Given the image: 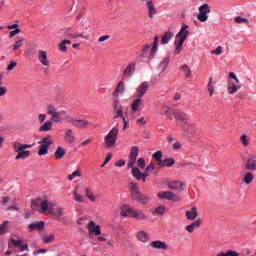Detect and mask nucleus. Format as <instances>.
<instances>
[{
  "instance_id": "obj_1",
  "label": "nucleus",
  "mask_w": 256,
  "mask_h": 256,
  "mask_svg": "<svg viewBox=\"0 0 256 256\" xmlns=\"http://www.w3.org/2000/svg\"><path fill=\"white\" fill-rule=\"evenodd\" d=\"M54 203L47 202V200H42L41 198H37L32 200L31 209L33 211H40L43 215H53L55 213V208H53Z\"/></svg>"
},
{
  "instance_id": "obj_2",
  "label": "nucleus",
  "mask_w": 256,
  "mask_h": 256,
  "mask_svg": "<svg viewBox=\"0 0 256 256\" xmlns=\"http://www.w3.org/2000/svg\"><path fill=\"white\" fill-rule=\"evenodd\" d=\"M120 215L122 217H131L132 219H137L138 221L147 220V214L143 213L142 210L129 206L128 204L122 205Z\"/></svg>"
},
{
  "instance_id": "obj_3",
  "label": "nucleus",
  "mask_w": 256,
  "mask_h": 256,
  "mask_svg": "<svg viewBox=\"0 0 256 256\" xmlns=\"http://www.w3.org/2000/svg\"><path fill=\"white\" fill-rule=\"evenodd\" d=\"M130 192L132 201H139L142 205H147L151 201V197L143 195L135 182L130 183Z\"/></svg>"
},
{
  "instance_id": "obj_4",
  "label": "nucleus",
  "mask_w": 256,
  "mask_h": 256,
  "mask_svg": "<svg viewBox=\"0 0 256 256\" xmlns=\"http://www.w3.org/2000/svg\"><path fill=\"white\" fill-rule=\"evenodd\" d=\"M159 47V36H155L152 47L149 44H145L140 52V57H148V59H154Z\"/></svg>"
},
{
  "instance_id": "obj_5",
  "label": "nucleus",
  "mask_w": 256,
  "mask_h": 256,
  "mask_svg": "<svg viewBox=\"0 0 256 256\" xmlns=\"http://www.w3.org/2000/svg\"><path fill=\"white\" fill-rule=\"evenodd\" d=\"M119 135V128L113 127L109 133L104 137V147L106 149H111V147H115L117 143V136Z\"/></svg>"
},
{
  "instance_id": "obj_6",
  "label": "nucleus",
  "mask_w": 256,
  "mask_h": 256,
  "mask_svg": "<svg viewBox=\"0 0 256 256\" xmlns=\"http://www.w3.org/2000/svg\"><path fill=\"white\" fill-rule=\"evenodd\" d=\"M38 145H40L38 150L39 157H42V155H47V153H49L50 145H53L51 135H47L42 138V140L38 142Z\"/></svg>"
},
{
  "instance_id": "obj_7",
  "label": "nucleus",
  "mask_w": 256,
  "mask_h": 256,
  "mask_svg": "<svg viewBox=\"0 0 256 256\" xmlns=\"http://www.w3.org/2000/svg\"><path fill=\"white\" fill-rule=\"evenodd\" d=\"M137 71V62L133 61L126 65L122 72V79H131Z\"/></svg>"
},
{
  "instance_id": "obj_8",
  "label": "nucleus",
  "mask_w": 256,
  "mask_h": 256,
  "mask_svg": "<svg viewBox=\"0 0 256 256\" xmlns=\"http://www.w3.org/2000/svg\"><path fill=\"white\" fill-rule=\"evenodd\" d=\"M139 156V147L134 146L131 148L129 161H128V168L134 169L135 163H137V157Z\"/></svg>"
},
{
  "instance_id": "obj_9",
  "label": "nucleus",
  "mask_w": 256,
  "mask_h": 256,
  "mask_svg": "<svg viewBox=\"0 0 256 256\" xmlns=\"http://www.w3.org/2000/svg\"><path fill=\"white\" fill-rule=\"evenodd\" d=\"M207 13H211V7H209V4H203L199 7L198 19L201 21V23H205V21L209 19Z\"/></svg>"
},
{
  "instance_id": "obj_10",
  "label": "nucleus",
  "mask_w": 256,
  "mask_h": 256,
  "mask_svg": "<svg viewBox=\"0 0 256 256\" xmlns=\"http://www.w3.org/2000/svg\"><path fill=\"white\" fill-rule=\"evenodd\" d=\"M173 117L176 119V121H181L182 123H186L188 127H193V125L189 124V115L187 113L181 111V110H176L173 112Z\"/></svg>"
},
{
  "instance_id": "obj_11",
  "label": "nucleus",
  "mask_w": 256,
  "mask_h": 256,
  "mask_svg": "<svg viewBox=\"0 0 256 256\" xmlns=\"http://www.w3.org/2000/svg\"><path fill=\"white\" fill-rule=\"evenodd\" d=\"M47 113L51 116V121L59 123L61 119V113L57 112V108L54 105L47 106Z\"/></svg>"
},
{
  "instance_id": "obj_12",
  "label": "nucleus",
  "mask_w": 256,
  "mask_h": 256,
  "mask_svg": "<svg viewBox=\"0 0 256 256\" xmlns=\"http://www.w3.org/2000/svg\"><path fill=\"white\" fill-rule=\"evenodd\" d=\"M132 176L138 181H143V183H145V181H147V177H149V172L145 170L144 173H142L139 168L134 167L132 168Z\"/></svg>"
},
{
  "instance_id": "obj_13",
  "label": "nucleus",
  "mask_w": 256,
  "mask_h": 256,
  "mask_svg": "<svg viewBox=\"0 0 256 256\" xmlns=\"http://www.w3.org/2000/svg\"><path fill=\"white\" fill-rule=\"evenodd\" d=\"M68 123H70V125H73V127H77L78 129H86V127H89V121L83 119L70 118L68 120Z\"/></svg>"
},
{
  "instance_id": "obj_14",
  "label": "nucleus",
  "mask_w": 256,
  "mask_h": 256,
  "mask_svg": "<svg viewBox=\"0 0 256 256\" xmlns=\"http://www.w3.org/2000/svg\"><path fill=\"white\" fill-rule=\"evenodd\" d=\"M159 199H167L168 201H179V196L171 191H163L157 194Z\"/></svg>"
},
{
  "instance_id": "obj_15",
  "label": "nucleus",
  "mask_w": 256,
  "mask_h": 256,
  "mask_svg": "<svg viewBox=\"0 0 256 256\" xmlns=\"http://www.w3.org/2000/svg\"><path fill=\"white\" fill-rule=\"evenodd\" d=\"M113 111L115 113L114 119L123 118V106L119 103V98H115L113 101Z\"/></svg>"
},
{
  "instance_id": "obj_16",
  "label": "nucleus",
  "mask_w": 256,
  "mask_h": 256,
  "mask_svg": "<svg viewBox=\"0 0 256 256\" xmlns=\"http://www.w3.org/2000/svg\"><path fill=\"white\" fill-rule=\"evenodd\" d=\"M88 233L89 235H95V237H99V235H101V226L95 224V221L91 220L88 223Z\"/></svg>"
},
{
  "instance_id": "obj_17",
  "label": "nucleus",
  "mask_w": 256,
  "mask_h": 256,
  "mask_svg": "<svg viewBox=\"0 0 256 256\" xmlns=\"http://www.w3.org/2000/svg\"><path fill=\"white\" fill-rule=\"evenodd\" d=\"M167 187L172 191H178V193H181V191H183V187H185V183L181 181H168Z\"/></svg>"
},
{
  "instance_id": "obj_18",
  "label": "nucleus",
  "mask_w": 256,
  "mask_h": 256,
  "mask_svg": "<svg viewBox=\"0 0 256 256\" xmlns=\"http://www.w3.org/2000/svg\"><path fill=\"white\" fill-rule=\"evenodd\" d=\"M146 3L148 9V17L149 19H155V15H157V8L152 0H143Z\"/></svg>"
},
{
  "instance_id": "obj_19",
  "label": "nucleus",
  "mask_w": 256,
  "mask_h": 256,
  "mask_svg": "<svg viewBox=\"0 0 256 256\" xmlns=\"http://www.w3.org/2000/svg\"><path fill=\"white\" fill-rule=\"evenodd\" d=\"M123 93H125V79L122 78L118 82V84L113 92V97L115 99H119V95H123Z\"/></svg>"
},
{
  "instance_id": "obj_20",
  "label": "nucleus",
  "mask_w": 256,
  "mask_h": 256,
  "mask_svg": "<svg viewBox=\"0 0 256 256\" xmlns=\"http://www.w3.org/2000/svg\"><path fill=\"white\" fill-rule=\"evenodd\" d=\"M38 61L44 67H49L51 65V62L49 61V57L47 56V51H44V50L38 51Z\"/></svg>"
},
{
  "instance_id": "obj_21",
  "label": "nucleus",
  "mask_w": 256,
  "mask_h": 256,
  "mask_svg": "<svg viewBox=\"0 0 256 256\" xmlns=\"http://www.w3.org/2000/svg\"><path fill=\"white\" fill-rule=\"evenodd\" d=\"M147 91H149V82L145 81L136 89V97H145V93H147Z\"/></svg>"
},
{
  "instance_id": "obj_22",
  "label": "nucleus",
  "mask_w": 256,
  "mask_h": 256,
  "mask_svg": "<svg viewBox=\"0 0 256 256\" xmlns=\"http://www.w3.org/2000/svg\"><path fill=\"white\" fill-rule=\"evenodd\" d=\"M66 36H68L70 39H77V38H81V39H89L88 35H84L83 33H79L77 31H74L71 28H68L66 30Z\"/></svg>"
},
{
  "instance_id": "obj_23",
  "label": "nucleus",
  "mask_w": 256,
  "mask_h": 256,
  "mask_svg": "<svg viewBox=\"0 0 256 256\" xmlns=\"http://www.w3.org/2000/svg\"><path fill=\"white\" fill-rule=\"evenodd\" d=\"M246 171H256V156L251 155L245 164Z\"/></svg>"
},
{
  "instance_id": "obj_24",
  "label": "nucleus",
  "mask_w": 256,
  "mask_h": 256,
  "mask_svg": "<svg viewBox=\"0 0 256 256\" xmlns=\"http://www.w3.org/2000/svg\"><path fill=\"white\" fill-rule=\"evenodd\" d=\"M187 29H189V26L183 24L180 31L176 35V37L179 38V41H185L187 37H189V31Z\"/></svg>"
},
{
  "instance_id": "obj_25",
  "label": "nucleus",
  "mask_w": 256,
  "mask_h": 256,
  "mask_svg": "<svg viewBox=\"0 0 256 256\" xmlns=\"http://www.w3.org/2000/svg\"><path fill=\"white\" fill-rule=\"evenodd\" d=\"M28 229L31 232L33 231H43L45 229V222L40 221V222H34L28 225Z\"/></svg>"
},
{
  "instance_id": "obj_26",
  "label": "nucleus",
  "mask_w": 256,
  "mask_h": 256,
  "mask_svg": "<svg viewBox=\"0 0 256 256\" xmlns=\"http://www.w3.org/2000/svg\"><path fill=\"white\" fill-rule=\"evenodd\" d=\"M201 223H202L201 218H198L196 221L192 222L190 225H187L185 229L186 231H188V233H193L195 229H199V227H201Z\"/></svg>"
},
{
  "instance_id": "obj_27",
  "label": "nucleus",
  "mask_w": 256,
  "mask_h": 256,
  "mask_svg": "<svg viewBox=\"0 0 256 256\" xmlns=\"http://www.w3.org/2000/svg\"><path fill=\"white\" fill-rule=\"evenodd\" d=\"M64 141L66 143H69L70 145H73L75 143V135L73 134V130L67 129L64 134Z\"/></svg>"
},
{
  "instance_id": "obj_28",
  "label": "nucleus",
  "mask_w": 256,
  "mask_h": 256,
  "mask_svg": "<svg viewBox=\"0 0 256 256\" xmlns=\"http://www.w3.org/2000/svg\"><path fill=\"white\" fill-rule=\"evenodd\" d=\"M132 111H134V113H137V111H141V107H143V99L137 97V99H135L132 102Z\"/></svg>"
},
{
  "instance_id": "obj_29",
  "label": "nucleus",
  "mask_w": 256,
  "mask_h": 256,
  "mask_svg": "<svg viewBox=\"0 0 256 256\" xmlns=\"http://www.w3.org/2000/svg\"><path fill=\"white\" fill-rule=\"evenodd\" d=\"M151 247H153V249L165 250L167 249V243L164 241L156 240L151 242Z\"/></svg>"
},
{
  "instance_id": "obj_30",
  "label": "nucleus",
  "mask_w": 256,
  "mask_h": 256,
  "mask_svg": "<svg viewBox=\"0 0 256 256\" xmlns=\"http://www.w3.org/2000/svg\"><path fill=\"white\" fill-rule=\"evenodd\" d=\"M197 208L193 207L191 210L186 211V217L188 221H195L197 219Z\"/></svg>"
},
{
  "instance_id": "obj_31",
  "label": "nucleus",
  "mask_w": 256,
  "mask_h": 256,
  "mask_svg": "<svg viewBox=\"0 0 256 256\" xmlns=\"http://www.w3.org/2000/svg\"><path fill=\"white\" fill-rule=\"evenodd\" d=\"M65 155H67V151L65 150V148L59 146L56 149V152L54 153V157L55 159H63V157H65Z\"/></svg>"
},
{
  "instance_id": "obj_32",
  "label": "nucleus",
  "mask_w": 256,
  "mask_h": 256,
  "mask_svg": "<svg viewBox=\"0 0 256 256\" xmlns=\"http://www.w3.org/2000/svg\"><path fill=\"white\" fill-rule=\"evenodd\" d=\"M254 179L255 175H253L252 172H246L244 174L243 183H245V185H251Z\"/></svg>"
},
{
  "instance_id": "obj_33",
  "label": "nucleus",
  "mask_w": 256,
  "mask_h": 256,
  "mask_svg": "<svg viewBox=\"0 0 256 256\" xmlns=\"http://www.w3.org/2000/svg\"><path fill=\"white\" fill-rule=\"evenodd\" d=\"M85 195L89 201L92 203H95L97 201V196H95V193H93V190L91 188H85Z\"/></svg>"
},
{
  "instance_id": "obj_34",
  "label": "nucleus",
  "mask_w": 256,
  "mask_h": 256,
  "mask_svg": "<svg viewBox=\"0 0 256 256\" xmlns=\"http://www.w3.org/2000/svg\"><path fill=\"white\" fill-rule=\"evenodd\" d=\"M137 239L142 243H147V241H149V234L145 231H140L137 233Z\"/></svg>"
},
{
  "instance_id": "obj_35",
  "label": "nucleus",
  "mask_w": 256,
  "mask_h": 256,
  "mask_svg": "<svg viewBox=\"0 0 256 256\" xmlns=\"http://www.w3.org/2000/svg\"><path fill=\"white\" fill-rule=\"evenodd\" d=\"M43 243H53L55 241V234H44L41 236Z\"/></svg>"
},
{
  "instance_id": "obj_36",
  "label": "nucleus",
  "mask_w": 256,
  "mask_h": 256,
  "mask_svg": "<svg viewBox=\"0 0 256 256\" xmlns=\"http://www.w3.org/2000/svg\"><path fill=\"white\" fill-rule=\"evenodd\" d=\"M31 155V151L29 150H22L18 152V154L15 157L16 161H19V159H27Z\"/></svg>"
},
{
  "instance_id": "obj_37",
  "label": "nucleus",
  "mask_w": 256,
  "mask_h": 256,
  "mask_svg": "<svg viewBox=\"0 0 256 256\" xmlns=\"http://www.w3.org/2000/svg\"><path fill=\"white\" fill-rule=\"evenodd\" d=\"M173 32H165V34L163 35L162 39H161V43L162 45H167V43H169V41H171V39H173Z\"/></svg>"
},
{
  "instance_id": "obj_38",
  "label": "nucleus",
  "mask_w": 256,
  "mask_h": 256,
  "mask_svg": "<svg viewBox=\"0 0 256 256\" xmlns=\"http://www.w3.org/2000/svg\"><path fill=\"white\" fill-rule=\"evenodd\" d=\"M175 165V159L173 158H167L162 160L160 163V167H173Z\"/></svg>"
},
{
  "instance_id": "obj_39",
  "label": "nucleus",
  "mask_w": 256,
  "mask_h": 256,
  "mask_svg": "<svg viewBox=\"0 0 256 256\" xmlns=\"http://www.w3.org/2000/svg\"><path fill=\"white\" fill-rule=\"evenodd\" d=\"M239 89H241L240 85L234 84V83H230L228 85V93L230 95H233L234 93H237V91H239Z\"/></svg>"
},
{
  "instance_id": "obj_40",
  "label": "nucleus",
  "mask_w": 256,
  "mask_h": 256,
  "mask_svg": "<svg viewBox=\"0 0 256 256\" xmlns=\"http://www.w3.org/2000/svg\"><path fill=\"white\" fill-rule=\"evenodd\" d=\"M180 69L183 71L186 79H191V68L187 64L182 65Z\"/></svg>"
},
{
  "instance_id": "obj_41",
  "label": "nucleus",
  "mask_w": 256,
  "mask_h": 256,
  "mask_svg": "<svg viewBox=\"0 0 256 256\" xmlns=\"http://www.w3.org/2000/svg\"><path fill=\"white\" fill-rule=\"evenodd\" d=\"M5 233H9V221L5 220L0 225V235H5Z\"/></svg>"
},
{
  "instance_id": "obj_42",
  "label": "nucleus",
  "mask_w": 256,
  "mask_h": 256,
  "mask_svg": "<svg viewBox=\"0 0 256 256\" xmlns=\"http://www.w3.org/2000/svg\"><path fill=\"white\" fill-rule=\"evenodd\" d=\"M183 43H185V41L183 40H178L177 42L174 43V45H176V48L174 50L175 55H179V53L183 51Z\"/></svg>"
},
{
  "instance_id": "obj_43",
  "label": "nucleus",
  "mask_w": 256,
  "mask_h": 256,
  "mask_svg": "<svg viewBox=\"0 0 256 256\" xmlns=\"http://www.w3.org/2000/svg\"><path fill=\"white\" fill-rule=\"evenodd\" d=\"M67 45H71V41L70 40H63L59 44V51H61L62 53H67Z\"/></svg>"
},
{
  "instance_id": "obj_44",
  "label": "nucleus",
  "mask_w": 256,
  "mask_h": 256,
  "mask_svg": "<svg viewBox=\"0 0 256 256\" xmlns=\"http://www.w3.org/2000/svg\"><path fill=\"white\" fill-rule=\"evenodd\" d=\"M153 159H155L157 161V165H160V163L163 162V152L162 151H156L153 155H152Z\"/></svg>"
},
{
  "instance_id": "obj_45",
  "label": "nucleus",
  "mask_w": 256,
  "mask_h": 256,
  "mask_svg": "<svg viewBox=\"0 0 256 256\" xmlns=\"http://www.w3.org/2000/svg\"><path fill=\"white\" fill-rule=\"evenodd\" d=\"M53 127L52 121H46L40 128L39 131H51V128Z\"/></svg>"
},
{
  "instance_id": "obj_46",
  "label": "nucleus",
  "mask_w": 256,
  "mask_h": 256,
  "mask_svg": "<svg viewBox=\"0 0 256 256\" xmlns=\"http://www.w3.org/2000/svg\"><path fill=\"white\" fill-rule=\"evenodd\" d=\"M73 197L77 203H83V201H85V197L83 195L77 193V190H74Z\"/></svg>"
},
{
  "instance_id": "obj_47",
  "label": "nucleus",
  "mask_w": 256,
  "mask_h": 256,
  "mask_svg": "<svg viewBox=\"0 0 256 256\" xmlns=\"http://www.w3.org/2000/svg\"><path fill=\"white\" fill-rule=\"evenodd\" d=\"M207 89L210 93V97H213V93H215V88L213 87V77L209 78Z\"/></svg>"
},
{
  "instance_id": "obj_48",
  "label": "nucleus",
  "mask_w": 256,
  "mask_h": 256,
  "mask_svg": "<svg viewBox=\"0 0 256 256\" xmlns=\"http://www.w3.org/2000/svg\"><path fill=\"white\" fill-rule=\"evenodd\" d=\"M166 208L165 206H159L155 208L153 215H165Z\"/></svg>"
},
{
  "instance_id": "obj_49",
  "label": "nucleus",
  "mask_w": 256,
  "mask_h": 256,
  "mask_svg": "<svg viewBox=\"0 0 256 256\" xmlns=\"http://www.w3.org/2000/svg\"><path fill=\"white\" fill-rule=\"evenodd\" d=\"M13 149L15 153H20L21 151H23V144L16 141L13 143Z\"/></svg>"
},
{
  "instance_id": "obj_50",
  "label": "nucleus",
  "mask_w": 256,
  "mask_h": 256,
  "mask_svg": "<svg viewBox=\"0 0 256 256\" xmlns=\"http://www.w3.org/2000/svg\"><path fill=\"white\" fill-rule=\"evenodd\" d=\"M75 177H81V170L77 169L72 174L68 175L69 181H73Z\"/></svg>"
},
{
  "instance_id": "obj_51",
  "label": "nucleus",
  "mask_w": 256,
  "mask_h": 256,
  "mask_svg": "<svg viewBox=\"0 0 256 256\" xmlns=\"http://www.w3.org/2000/svg\"><path fill=\"white\" fill-rule=\"evenodd\" d=\"M23 41H24L23 38L16 41L13 45V51H17V49H21V47H23Z\"/></svg>"
},
{
  "instance_id": "obj_52",
  "label": "nucleus",
  "mask_w": 256,
  "mask_h": 256,
  "mask_svg": "<svg viewBox=\"0 0 256 256\" xmlns=\"http://www.w3.org/2000/svg\"><path fill=\"white\" fill-rule=\"evenodd\" d=\"M168 65H169V58H164L163 61L160 63V69H162V71H165Z\"/></svg>"
},
{
  "instance_id": "obj_53",
  "label": "nucleus",
  "mask_w": 256,
  "mask_h": 256,
  "mask_svg": "<svg viewBox=\"0 0 256 256\" xmlns=\"http://www.w3.org/2000/svg\"><path fill=\"white\" fill-rule=\"evenodd\" d=\"M161 115H166L167 119L172 120L173 119V111H171V109H166L164 110Z\"/></svg>"
},
{
  "instance_id": "obj_54",
  "label": "nucleus",
  "mask_w": 256,
  "mask_h": 256,
  "mask_svg": "<svg viewBox=\"0 0 256 256\" xmlns=\"http://www.w3.org/2000/svg\"><path fill=\"white\" fill-rule=\"evenodd\" d=\"M235 22L236 23H245L247 25L249 23V19L242 18L241 16H237V17H235Z\"/></svg>"
},
{
  "instance_id": "obj_55",
  "label": "nucleus",
  "mask_w": 256,
  "mask_h": 256,
  "mask_svg": "<svg viewBox=\"0 0 256 256\" xmlns=\"http://www.w3.org/2000/svg\"><path fill=\"white\" fill-rule=\"evenodd\" d=\"M11 243L14 247H21V245L23 244V240H15L12 238Z\"/></svg>"
},
{
  "instance_id": "obj_56",
  "label": "nucleus",
  "mask_w": 256,
  "mask_h": 256,
  "mask_svg": "<svg viewBox=\"0 0 256 256\" xmlns=\"http://www.w3.org/2000/svg\"><path fill=\"white\" fill-rule=\"evenodd\" d=\"M63 211H64L63 208H61V207L57 208L54 213V217H63Z\"/></svg>"
},
{
  "instance_id": "obj_57",
  "label": "nucleus",
  "mask_w": 256,
  "mask_h": 256,
  "mask_svg": "<svg viewBox=\"0 0 256 256\" xmlns=\"http://www.w3.org/2000/svg\"><path fill=\"white\" fill-rule=\"evenodd\" d=\"M211 53L213 55H221V53H223V47L218 46L215 50H212Z\"/></svg>"
},
{
  "instance_id": "obj_58",
  "label": "nucleus",
  "mask_w": 256,
  "mask_h": 256,
  "mask_svg": "<svg viewBox=\"0 0 256 256\" xmlns=\"http://www.w3.org/2000/svg\"><path fill=\"white\" fill-rule=\"evenodd\" d=\"M137 165H138V167H140V169H143L146 165L145 159L144 158H139L138 161H137Z\"/></svg>"
},
{
  "instance_id": "obj_59",
  "label": "nucleus",
  "mask_w": 256,
  "mask_h": 256,
  "mask_svg": "<svg viewBox=\"0 0 256 256\" xmlns=\"http://www.w3.org/2000/svg\"><path fill=\"white\" fill-rule=\"evenodd\" d=\"M241 142L243 143V145L245 147H247V145H249V139H247V135H242L241 138H240Z\"/></svg>"
},
{
  "instance_id": "obj_60",
  "label": "nucleus",
  "mask_w": 256,
  "mask_h": 256,
  "mask_svg": "<svg viewBox=\"0 0 256 256\" xmlns=\"http://www.w3.org/2000/svg\"><path fill=\"white\" fill-rule=\"evenodd\" d=\"M17 67V62L15 61H10V64L7 67V71H13Z\"/></svg>"
},
{
  "instance_id": "obj_61",
  "label": "nucleus",
  "mask_w": 256,
  "mask_h": 256,
  "mask_svg": "<svg viewBox=\"0 0 256 256\" xmlns=\"http://www.w3.org/2000/svg\"><path fill=\"white\" fill-rule=\"evenodd\" d=\"M19 33H21V29L16 28L15 30H13V31H11V32L9 33V37H10V38H13V37H15V35H19Z\"/></svg>"
},
{
  "instance_id": "obj_62",
  "label": "nucleus",
  "mask_w": 256,
  "mask_h": 256,
  "mask_svg": "<svg viewBox=\"0 0 256 256\" xmlns=\"http://www.w3.org/2000/svg\"><path fill=\"white\" fill-rule=\"evenodd\" d=\"M107 39H111L110 35H103L98 39L99 43H103V41H107Z\"/></svg>"
},
{
  "instance_id": "obj_63",
  "label": "nucleus",
  "mask_w": 256,
  "mask_h": 256,
  "mask_svg": "<svg viewBox=\"0 0 256 256\" xmlns=\"http://www.w3.org/2000/svg\"><path fill=\"white\" fill-rule=\"evenodd\" d=\"M115 167H125V160L121 159L115 163Z\"/></svg>"
},
{
  "instance_id": "obj_64",
  "label": "nucleus",
  "mask_w": 256,
  "mask_h": 256,
  "mask_svg": "<svg viewBox=\"0 0 256 256\" xmlns=\"http://www.w3.org/2000/svg\"><path fill=\"white\" fill-rule=\"evenodd\" d=\"M227 255H228V256H239V253H237V252H235V251H233V250H229V251L227 252Z\"/></svg>"
}]
</instances>
